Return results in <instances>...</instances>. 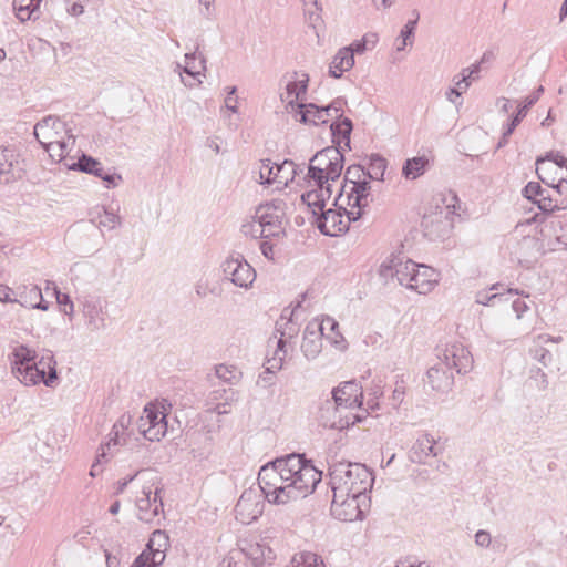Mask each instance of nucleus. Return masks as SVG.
<instances>
[{
  "label": "nucleus",
  "mask_w": 567,
  "mask_h": 567,
  "mask_svg": "<svg viewBox=\"0 0 567 567\" xmlns=\"http://www.w3.org/2000/svg\"><path fill=\"white\" fill-rule=\"evenodd\" d=\"M265 499L259 489L244 491L235 506L236 519L245 525L255 522L264 512Z\"/></svg>",
  "instance_id": "f8f14e48"
},
{
  "label": "nucleus",
  "mask_w": 567,
  "mask_h": 567,
  "mask_svg": "<svg viewBox=\"0 0 567 567\" xmlns=\"http://www.w3.org/2000/svg\"><path fill=\"white\" fill-rule=\"evenodd\" d=\"M148 550V561L151 567H158L165 560V550L164 549H147Z\"/></svg>",
  "instance_id": "69168bd1"
},
{
  "label": "nucleus",
  "mask_w": 567,
  "mask_h": 567,
  "mask_svg": "<svg viewBox=\"0 0 567 567\" xmlns=\"http://www.w3.org/2000/svg\"><path fill=\"white\" fill-rule=\"evenodd\" d=\"M332 493L331 514L337 519L342 522L362 519L364 513L362 504L365 503V501H363V496L350 494L338 497V491H332Z\"/></svg>",
  "instance_id": "ddd939ff"
},
{
  "label": "nucleus",
  "mask_w": 567,
  "mask_h": 567,
  "mask_svg": "<svg viewBox=\"0 0 567 567\" xmlns=\"http://www.w3.org/2000/svg\"><path fill=\"white\" fill-rule=\"evenodd\" d=\"M532 353L534 359H536L545 367H547L548 363L551 361V353L543 347H536L535 349L532 350Z\"/></svg>",
  "instance_id": "338daca9"
},
{
  "label": "nucleus",
  "mask_w": 567,
  "mask_h": 567,
  "mask_svg": "<svg viewBox=\"0 0 567 567\" xmlns=\"http://www.w3.org/2000/svg\"><path fill=\"white\" fill-rule=\"evenodd\" d=\"M385 169V158L378 154H372L369 158L368 169H365V178L383 181Z\"/></svg>",
  "instance_id": "58836bf2"
},
{
  "label": "nucleus",
  "mask_w": 567,
  "mask_h": 567,
  "mask_svg": "<svg viewBox=\"0 0 567 567\" xmlns=\"http://www.w3.org/2000/svg\"><path fill=\"white\" fill-rule=\"evenodd\" d=\"M275 247L276 244L272 241V239H262L259 243V249L262 256L271 261L275 260Z\"/></svg>",
  "instance_id": "680f3d73"
},
{
  "label": "nucleus",
  "mask_w": 567,
  "mask_h": 567,
  "mask_svg": "<svg viewBox=\"0 0 567 567\" xmlns=\"http://www.w3.org/2000/svg\"><path fill=\"white\" fill-rule=\"evenodd\" d=\"M354 65L353 52L348 48H341L334 55L329 66V75L340 79L342 74Z\"/></svg>",
  "instance_id": "cd10ccee"
},
{
  "label": "nucleus",
  "mask_w": 567,
  "mask_h": 567,
  "mask_svg": "<svg viewBox=\"0 0 567 567\" xmlns=\"http://www.w3.org/2000/svg\"><path fill=\"white\" fill-rule=\"evenodd\" d=\"M329 485L331 491H338V497L342 495L363 496L372 489L374 476L372 472L361 463L334 462L329 465Z\"/></svg>",
  "instance_id": "f03ea898"
},
{
  "label": "nucleus",
  "mask_w": 567,
  "mask_h": 567,
  "mask_svg": "<svg viewBox=\"0 0 567 567\" xmlns=\"http://www.w3.org/2000/svg\"><path fill=\"white\" fill-rule=\"evenodd\" d=\"M514 254L522 266L530 268L545 254L544 241L537 236H524L517 241Z\"/></svg>",
  "instance_id": "4468645a"
},
{
  "label": "nucleus",
  "mask_w": 567,
  "mask_h": 567,
  "mask_svg": "<svg viewBox=\"0 0 567 567\" xmlns=\"http://www.w3.org/2000/svg\"><path fill=\"white\" fill-rule=\"evenodd\" d=\"M215 374L218 379L228 383H234L238 379V370L234 365L219 364L215 368Z\"/></svg>",
  "instance_id": "5fc2aeb1"
},
{
  "label": "nucleus",
  "mask_w": 567,
  "mask_h": 567,
  "mask_svg": "<svg viewBox=\"0 0 567 567\" xmlns=\"http://www.w3.org/2000/svg\"><path fill=\"white\" fill-rule=\"evenodd\" d=\"M426 378L432 390L437 392H447L454 384L453 372L440 361L427 370Z\"/></svg>",
  "instance_id": "5701e85b"
},
{
  "label": "nucleus",
  "mask_w": 567,
  "mask_h": 567,
  "mask_svg": "<svg viewBox=\"0 0 567 567\" xmlns=\"http://www.w3.org/2000/svg\"><path fill=\"white\" fill-rule=\"evenodd\" d=\"M266 464L269 465L271 470H276L278 476L285 482V484L289 482L286 455L277 457Z\"/></svg>",
  "instance_id": "4d7b16f0"
},
{
  "label": "nucleus",
  "mask_w": 567,
  "mask_h": 567,
  "mask_svg": "<svg viewBox=\"0 0 567 567\" xmlns=\"http://www.w3.org/2000/svg\"><path fill=\"white\" fill-rule=\"evenodd\" d=\"M286 354V340L279 339L277 341V349L275 350L274 357L267 360V365L265 367L264 373L272 375L279 371L282 368Z\"/></svg>",
  "instance_id": "4c0bfd02"
},
{
  "label": "nucleus",
  "mask_w": 567,
  "mask_h": 567,
  "mask_svg": "<svg viewBox=\"0 0 567 567\" xmlns=\"http://www.w3.org/2000/svg\"><path fill=\"white\" fill-rule=\"evenodd\" d=\"M363 178H365V168L364 167H362L359 164H353V165L349 166L346 169L344 183L342 185V188H341V192L339 194V197L336 199V202L342 200L347 189L350 186H352L354 183L363 181Z\"/></svg>",
  "instance_id": "e433bc0d"
},
{
  "label": "nucleus",
  "mask_w": 567,
  "mask_h": 567,
  "mask_svg": "<svg viewBox=\"0 0 567 567\" xmlns=\"http://www.w3.org/2000/svg\"><path fill=\"white\" fill-rule=\"evenodd\" d=\"M144 413H146L147 422L151 424L146 430L150 441H159L167 432L166 415L151 404L144 408Z\"/></svg>",
  "instance_id": "b1692460"
},
{
  "label": "nucleus",
  "mask_w": 567,
  "mask_h": 567,
  "mask_svg": "<svg viewBox=\"0 0 567 567\" xmlns=\"http://www.w3.org/2000/svg\"><path fill=\"white\" fill-rule=\"evenodd\" d=\"M56 293V301L61 307V310L68 315L71 316L73 313V302L70 299V296L66 293H62L59 290H55Z\"/></svg>",
  "instance_id": "052dcab7"
},
{
  "label": "nucleus",
  "mask_w": 567,
  "mask_h": 567,
  "mask_svg": "<svg viewBox=\"0 0 567 567\" xmlns=\"http://www.w3.org/2000/svg\"><path fill=\"white\" fill-rule=\"evenodd\" d=\"M436 357L449 370L457 373H466L472 369L473 357L471 352L458 342L446 344L444 348H436Z\"/></svg>",
  "instance_id": "9b49d317"
},
{
  "label": "nucleus",
  "mask_w": 567,
  "mask_h": 567,
  "mask_svg": "<svg viewBox=\"0 0 567 567\" xmlns=\"http://www.w3.org/2000/svg\"><path fill=\"white\" fill-rule=\"evenodd\" d=\"M421 225L425 236L434 240L445 235L450 223L443 217V212H440L424 215Z\"/></svg>",
  "instance_id": "393cba45"
},
{
  "label": "nucleus",
  "mask_w": 567,
  "mask_h": 567,
  "mask_svg": "<svg viewBox=\"0 0 567 567\" xmlns=\"http://www.w3.org/2000/svg\"><path fill=\"white\" fill-rule=\"evenodd\" d=\"M429 167V159L425 156L408 158L402 166V175L410 181L422 176Z\"/></svg>",
  "instance_id": "72a5a7b5"
},
{
  "label": "nucleus",
  "mask_w": 567,
  "mask_h": 567,
  "mask_svg": "<svg viewBox=\"0 0 567 567\" xmlns=\"http://www.w3.org/2000/svg\"><path fill=\"white\" fill-rule=\"evenodd\" d=\"M286 169L295 172V163L285 159L281 164L272 163L269 158L260 161L259 183L264 185L277 184L278 187L288 185V177L281 175Z\"/></svg>",
  "instance_id": "f3484780"
},
{
  "label": "nucleus",
  "mask_w": 567,
  "mask_h": 567,
  "mask_svg": "<svg viewBox=\"0 0 567 567\" xmlns=\"http://www.w3.org/2000/svg\"><path fill=\"white\" fill-rule=\"evenodd\" d=\"M286 462L289 474L288 486L290 488L296 486V491L290 497H295L297 501L313 493L322 478V472L318 471L305 454H287Z\"/></svg>",
  "instance_id": "7ed1b4c3"
},
{
  "label": "nucleus",
  "mask_w": 567,
  "mask_h": 567,
  "mask_svg": "<svg viewBox=\"0 0 567 567\" xmlns=\"http://www.w3.org/2000/svg\"><path fill=\"white\" fill-rule=\"evenodd\" d=\"M523 196L532 200L540 209L544 215L540 221H545L555 210L565 209L567 207V197L557 198L550 189L543 188L537 182H529L523 188Z\"/></svg>",
  "instance_id": "1a4fd4ad"
},
{
  "label": "nucleus",
  "mask_w": 567,
  "mask_h": 567,
  "mask_svg": "<svg viewBox=\"0 0 567 567\" xmlns=\"http://www.w3.org/2000/svg\"><path fill=\"white\" fill-rule=\"evenodd\" d=\"M291 567H326L322 558L312 551H301L293 555Z\"/></svg>",
  "instance_id": "ea45409f"
},
{
  "label": "nucleus",
  "mask_w": 567,
  "mask_h": 567,
  "mask_svg": "<svg viewBox=\"0 0 567 567\" xmlns=\"http://www.w3.org/2000/svg\"><path fill=\"white\" fill-rule=\"evenodd\" d=\"M255 219L260 225H267L270 223H279L284 220V212L275 203H267L260 205L255 212Z\"/></svg>",
  "instance_id": "2f4dec72"
},
{
  "label": "nucleus",
  "mask_w": 567,
  "mask_h": 567,
  "mask_svg": "<svg viewBox=\"0 0 567 567\" xmlns=\"http://www.w3.org/2000/svg\"><path fill=\"white\" fill-rule=\"evenodd\" d=\"M324 334V323L319 319L308 322L303 331L301 351L308 360L316 359L322 351V338Z\"/></svg>",
  "instance_id": "dca6fc26"
},
{
  "label": "nucleus",
  "mask_w": 567,
  "mask_h": 567,
  "mask_svg": "<svg viewBox=\"0 0 567 567\" xmlns=\"http://www.w3.org/2000/svg\"><path fill=\"white\" fill-rule=\"evenodd\" d=\"M157 476L147 480L148 485H144L141 496L136 498V506L138 508V518L141 520L151 522L154 517L163 512V502L161 497L162 488L155 485Z\"/></svg>",
  "instance_id": "9d476101"
},
{
  "label": "nucleus",
  "mask_w": 567,
  "mask_h": 567,
  "mask_svg": "<svg viewBox=\"0 0 567 567\" xmlns=\"http://www.w3.org/2000/svg\"><path fill=\"white\" fill-rule=\"evenodd\" d=\"M363 420L359 414H353L332 399L324 400L318 411V422L321 426L334 430H344Z\"/></svg>",
  "instance_id": "423d86ee"
},
{
  "label": "nucleus",
  "mask_w": 567,
  "mask_h": 567,
  "mask_svg": "<svg viewBox=\"0 0 567 567\" xmlns=\"http://www.w3.org/2000/svg\"><path fill=\"white\" fill-rule=\"evenodd\" d=\"M169 538L164 530H154L146 544L145 549H164L168 547Z\"/></svg>",
  "instance_id": "8fccbe9b"
},
{
  "label": "nucleus",
  "mask_w": 567,
  "mask_h": 567,
  "mask_svg": "<svg viewBox=\"0 0 567 567\" xmlns=\"http://www.w3.org/2000/svg\"><path fill=\"white\" fill-rule=\"evenodd\" d=\"M319 322L324 323L323 337L337 349L341 351L346 350L348 344L344 337L339 331V323L329 316L323 317Z\"/></svg>",
  "instance_id": "7c9ffc66"
},
{
  "label": "nucleus",
  "mask_w": 567,
  "mask_h": 567,
  "mask_svg": "<svg viewBox=\"0 0 567 567\" xmlns=\"http://www.w3.org/2000/svg\"><path fill=\"white\" fill-rule=\"evenodd\" d=\"M343 162V153L337 146H328L311 157L308 166V177L318 186L317 190L330 188L328 182H334L340 177Z\"/></svg>",
  "instance_id": "20e7f679"
},
{
  "label": "nucleus",
  "mask_w": 567,
  "mask_h": 567,
  "mask_svg": "<svg viewBox=\"0 0 567 567\" xmlns=\"http://www.w3.org/2000/svg\"><path fill=\"white\" fill-rule=\"evenodd\" d=\"M331 394V399L348 411L352 412L353 409L362 405V386L354 380L340 383L332 390Z\"/></svg>",
  "instance_id": "a211bd4d"
},
{
  "label": "nucleus",
  "mask_w": 567,
  "mask_h": 567,
  "mask_svg": "<svg viewBox=\"0 0 567 567\" xmlns=\"http://www.w3.org/2000/svg\"><path fill=\"white\" fill-rule=\"evenodd\" d=\"M65 131V123L58 116L48 115L34 125L33 134L41 144H52Z\"/></svg>",
  "instance_id": "aec40b11"
},
{
  "label": "nucleus",
  "mask_w": 567,
  "mask_h": 567,
  "mask_svg": "<svg viewBox=\"0 0 567 567\" xmlns=\"http://www.w3.org/2000/svg\"><path fill=\"white\" fill-rule=\"evenodd\" d=\"M190 60H196V52L185 54L186 65L182 70L184 73L190 75L194 79H197V81L200 83L202 81L198 79V76L200 75V70H206V59L200 56L198 66H190Z\"/></svg>",
  "instance_id": "de8ad7c7"
},
{
  "label": "nucleus",
  "mask_w": 567,
  "mask_h": 567,
  "mask_svg": "<svg viewBox=\"0 0 567 567\" xmlns=\"http://www.w3.org/2000/svg\"><path fill=\"white\" fill-rule=\"evenodd\" d=\"M298 76V72H293V80L289 81L286 85L287 99L295 100L296 102L306 95L309 83V75L307 73H301L300 79Z\"/></svg>",
  "instance_id": "473e14b6"
},
{
  "label": "nucleus",
  "mask_w": 567,
  "mask_h": 567,
  "mask_svg": "<svg viewBox=\"0 0 567 567\" xmlns=\"http://www.w3.org/2000/svg\"><path fill=\"white\" fill-rule=\"evenodd\" d=\"M121 225V217L106 208H103V214L99 215V227L106 228L109 230L115 229Z\"/></svg>",
  "instance_id": "3c124183"
},
{
  "label": "nucleus",
  "mask_w": 567,
  "mask_h": 567,
  "mask_svg": "<svg viewBox=\"0 0 567 567\" xmlns=\"http://www.w3.org/2000/svg\"><path fill=\"white\" fill-rule=\"evenodd\" d=\"M83 313L87 320L89 327L92 330H101L105 328L104 315L97 300H86L83 303Z\"/></svg>",
  "instance_id": "c756f323"
},
{
  "label": "nucleus",
  "mask_w": 567,
  "mask_h": 567,
  "mask_svg": "<svg viewBox=\"0 0 567 567\" xmlns=\"http://www.w3.org/2000/svg\"><path fill=\"white\" fill-rule=\"evenodd\" d=\"M530 102L532 101H527L526 99H524L518 104V110H517L516 114L514 116H512L509 122L506 124L507 125V134H513L515 128L520 124L523 118L527 115L529 109L533 106V104Z\"/></svg>",
  "instance_id": "a18cd8bd"
},
{
  "label": "nucleus",
  "mask_w": 567,
  "mask_h": 567,
  "mask_svg": "<svg viewBox=\"0 0 567 567\" xmlns=\"http://www.w3.org/2000/svg\"><path fill=\"white\" fill-rule=\"evenodd\" d=\"M352 130L353 124L349 117L333 121L330 125L333 146L341 150V143L344 142L346 147L350 150V135Z\"/></svg>",
  "instance_id": "c85d7f7f"
},
{
  "label": "nucleus",
  "mask_w": 567,
  "mask_h": 567,
  "mask_svg": "<svg viewBox=\"0 0 567 567\" xmlns=\"http://www.w3.org/2000/svg\"><path fill=\"white\" fill-rule=\"evenodd\" d=\"M414 19L409 20L400 32V37L402 38L401 45L398 47V50H403L408 44H412V39L414 37V32L416 29V24L420 18V14L416 10L413 11Z\"/></svg>",
  "instance_id": "37998d69"
},
{
  "label": "nucleus",
  "mask_w": 567,
  "mask_h": 567,
  "mask_svg": "<svg viewBox=\"0 0 567 567\" xmlns=\"http://www.w3.org/2000/svg\"><path fill=\"white\" fill-rule=\"evenodd\" d=\"M415 267L416 262L411 259L403 260L402 257L396 256V269L394 270V275L399 285L408 288V284L411 282L410 278H412Z\"/></svg>",
  "instance_id": "c9c22d12"
},
{
  "label": "nucleus",
  "mask_w": 567,
  "mask_h": 567,
  "mask_svg": "<svg viewBox=\"0 0 567 567\" xmlns=\"http://www.w3.org/2000/svg\"><path fill=\"white\" fill-rule=\"evenodd\" d=\"M260 226L262 229V239L284 238L286 236V230L282 225V221L270 223L265 226Z\"/></svg>",
  "instance_id": "603ef678"
},
{
  "label": "nucleus",
  "mask_w": 567,
  "mask_h": 567,
  "mask_svg": "<svg viewBox=\"0 0 567 567\" xmlns=\"http://www.w3.org/2000/svg\"><path fill=\"white\" fill-rule=\"evenodd\" d=\"M286 109L291 112L297 121L302 124L320 125L326 124L329 120L327 113L322 111V106L315 103L296 102L288 100Z\"/></svg>",
  "instance_id": "2eb2a0df"
},
{
  "label": "nucleus",
  "mask_w": 567,
  "mask_h": 567,
  "mask_svg": "<svg viewBox=\"0 0 567 567\" xmlns=\"http://www.w3.org/2000/svg\"><path fill=\"white\" fill-rule=\"evenodd\" d=\"M405 390L406 386L403 375L396 377L395 388L392 393V405L394 408H398L403 402Z\"/></svg>",
  "instance_id": "13d9d810"
},
{
  "label": "nucleus",
  "mask_w": 567,
  "mask_h": 567,
  "mask_svg": "<svg viewBox=\"0 0 567 567\" xmlns=\"http://www.w3.org/2000/svg\"><path fill=\"white\" fill-rule=\"evenodd\" d=\"M243 553L252 563L254 567H261L275 559V554L266 544L251 543L244 547Z\"/></svg>",
  "instance_id": "bb28decb"
},
{
  "label": "nucleus",
  "mask_w": 567,
  "mask_h": 567,
  "mask_svg": "<svg viewBox=\"0 0 567 567\" xmlns=\"http://www.w3.org/2000/svg\"><path fill=\"white\" fill-rule=\"evenodd\" d=\"M276 331L280 332L279 339H284L285 337L293 338L297 333V329L292 326L291 320L286 321L284 326L278 321L276 323Z\"/></svg>",
  "instance_id": "0e129e2a"
},
{
  "label": "nucleus",
  "mask_w": 567,
  "mask_h": 567,
  "mask_svg": "<svg viewBox=\"0 0 567 567\" xmlns=\"http://www.w3.org/2000/svg\"><path fill=\"white\" fill-rule=\"evenodd\" d=\"M550 224L555 231L557 227L560 230V234L556 235V241L567 246V214H564L559 217H554Z\"/></svg>",
  "instance_id": "864d4df0"
},
{
  "label": "nucleus",
  "mask_w": 567,
  "mask_h": 567,
  "mask_svg": "<svg viewBox=\"0 0 567 567\" xmlns=\"http://www.w3.org/2000/svg\"><path fill=\"white\" fill-rule=\"evenodd\" d=\"M396 256H391L386 260H384L378 270L380 278L382 279L384 285L390 284L395 279L394 270L396 269Z\"/></svg>",
  "instance_id": "c03bdc74"
},
{
  "label": "nucleus",
  "mask_w": 567,
  "mask_h": 567,
  "mask_svg": "<svg viewBox=\"0 0 567 567\" xmlns=\"http://www.w3.org/2000/svg\"><path fill=\"white\" fill-rule=\"evenodd\" d=\"M17 158L14 150L0 147V175L11 174L13 165L18 163Z\"/></svg>",
  "instance_id": "79ce46f5"
},
{
  "label": "nucleus",
  "mask_w": 567,
  "mask_h": 567,
  "mask_svg": "<svg viewBox=\"0 0 567 567\" xmlns=\"http://www.w3.org/2000/svg\"><path fill=\"white\" fill-rule=\"evenodd\" d=\"M440 280V275L432 267L416 264L415 271H413L412 278L408 288L415 290L420 295H426L431 292Z\"/></svg>",
  "instance_id": "6ab92c4d"
},
{
  "label": "nucleus",
  "mask_w": 567,
  "mask_h": 567,
  "mask_svg": "<svg viewBox=\"0 0 567 567\" xmlns=\"http://www.w3.org/2000/svg\"><path fill=\"white\" fill-rule=\"evenodd\" d=\"M330 196L331 189L327 187L322 190L307 192L302 194L301 198L316 217L318 229L326 236L334 237L348 231L351 221L361 218V212L348 210L343 207L324 209L326 199H329Z\"/></svg>",
  "instance_id": "f257e3e1"
},
{
  "label": "nucleus",
  "mask_w": 567,
  "mask_h": 567,
  "mask_svg": "<svg viewBox=\"0 0 567 567\" xmlns=\"http://www.w3.org/2000/svg\"><path fill=\"white\" fill-rule=\"evenodd\" d=\"M56 380V361L50 350L43 351L40 359H35L27 373L21 378V382L25 385L43 383L47 386H52Z\"/></svg>",
  "instance_id": "6e6552de"
},
{
  "label": "nucleus",
  "mask_w": 567,
  "mask_h": 567,
  "mask_svg": "<svg viewBox=\"0 0 567 567\" xmlns=\"http://www.w3.org/2000/svg\"><path fill=\"white\" fill-rule=\"evenodd\" d=\"M241 233L254 239H262V229L260 224L257 223V219H255V216L251 217L250 221L241 225Z\"/></svg>",
  "instance_id": "6e6d98bb"
},
{
  "label": "nucleus",
  "mask_w": 567,
  "mask_h": 567,
  "mask_svg": "<svg viewBox=\"0 0 567 567\" xmlns=\"http://www.w3.org/2000/svg\"><path fill=\"white\" fill-rule=\"evenodd\" d=\"M371 196V185L370 181L363 178V181L354 183L350 186L344 193L347 205L351 207L354 212H361L363 214V209L369 204V197Z\"/></svg>",
  "instance_id": "412c9836"
},
{
  "label": "nucleus",
  "mask_w": 567,
  "mask_h": 567,
  "mask_svg": "<svg viewBox=\"0 0 567 567\" xmlns=\"http://www.w3.org/2000/svg\"><path fill=\"white\" fill-rule=\"evenodd\" d=\"M258 486L265 498L271 504L281 505L296 501L295 497H290L295 493L296 486L290 488L288 483L285 484L278 476L276 470H271L267 464L259 470Z\"/></svg>",
  "instance_id": "39448f33"
},
{
  "label": "nucleus",
  "mask_w": 567,
  "mask_h": 567,
  "mask_svg": "<svg viewBox=\"0 0 567 567\" xmlns=\"http://www.w3.org/2000/svg\"><path fill=\"white\" fill-rule=\"evenodd\" d=\"M481 64L474 63L471 68H465L458 75L453 79L454 84L461 87L462 84L464 90H467L471 85V81H475L480 76Z\"/></svg>",
  "instance_id": "a19ab883"
},
{
  "label": "nucleus",
  "mask_w": 567,
  "mask_h": 567,
  "mask_svg": "<svg viewBox=\"0 0 567 567\" xmlns=\"http://www.w3.org/2000/svg\"><path fill=\"white\" fill-rule=\"evenodd\" d=\"M551 193L557 198H566L567 197V178L561 177L556 185L550 187Z\"/></svg>",
  "instance_id": "774afa93"
},
{
  "label": "nucleus",
  "mask_w": 567,
  "mask_h": 567,
  "mask_svg": "<svg viewBox=\"0 0 567 567\" xmlns=\"http://www.w3.org/2000/svg\"><path fill=\"white\" fill-rule=\"evenodd\" d=\"M71 171H79L94 176H102V164L90 155L82 154L78 161L65 164Z\"/></svg>",
  "instance_id": "f704fd0d"
},
{
  "label": "nucleus",
  "mask_w": 567,
  "mask_h": 567,
  "mask_svg": "<svg viewBox=\"0 0 567 567\" xmlns=\"http://www.w3.org/2000/svg\"><path fill=\"white\" fill-rule=\"evenodd\" d=\"M346 104L347 101L343 97H337L327 106H322V111L327 113L328 120L333 118L334 121H340L341 118H344L343 106Z\"/></svg>",
  "instance_id": "09e8293b"
},
{
  "label": "nucleus",
  "mask_w": 567,
  "mask_h": 567,
  "mask_svg": "<svg viewBox=\"0 0 567 567\" xmlns=\"http://www.w3.org/2000/svg\"><path fill=\"white\" fill-rule=\"evenodd\" d=\"M234 394L235 393L233 392L231 389H228V390L223 389V390L213 391L210 393V399L212 400L221 399L225 395V402L216 404V406L214 408V411L217 414H226V413H228L229 412L228 408L230 405L229 400H233Z\"/></svg>",
  "instance_id": "49530a36"
},
{
  "label": "nucleus",
  "mask_w": 567,
  "mask_h": 567,
  "mask_svg": "<svg viewBox=\"0 0 567 567\" xmlns=\"http://www.w3.org/2000/svg\"><path fill=\"white\" fill-rule=\"evenodd\" d=\"M13 357L12 373L21 381L38 355L34 350L21 344L13 350Z\"/></svg>",
  "instance_id": "a878e982"
},
{
  "label": "nucleus",
  "mask_w": 567,
  "mask_h": 567,
  "mask_svg": "<svg viewBox=\"0 0 567 567\" xmlns=\"http://www.w3.org/2000/svg\"><path fill=\"white\" fill-rule=\"evenodd\" d=\"M436 442L430 434L420 435L409 452V458L412 463L425 464L430 456H437L440 450L435 446Z\"/></svg>",
  "instance_id": "4be33fe9"
},
{
  "label": "nucleus",
  "mask_w": 567,
  "mask_h": 567,
  "mask_svg": "<svg viewBox=\"0 0 567 567\" xmlns=\"http://www.w3.org/2000/svg\"><path fill=\"white\" fill-rule=\"evenodd\" d=\"M221 271L225 279L229 280L236 287L245 290L252 287L257 276L256 270L241 254L229 256L221 264Z\"/></svg>",
  "instance_id": "0eeeda50"
},
{
  "label": "nucleus",
  "mask_w": 567,
  "mask_h": 567,
  "mask_svg": "<svg viewBox=\"0 0 567 567\" xmlns=\"http://www.w3.org/2000/svg\"><path fill=\"white\" fill-rule=\"evenodd\" d=\"M504 297V293L495 292V293H488L486 290H481L475 296V301L483 306H493L496 300H502Z\"/></svg>",
  "instance_id": "bf43d9fd"
},
{
  "label": "nucleus",
  "mask_w": 567,
  "mask_h": 567,
  "mask_svg": "<svg viewBox=\"0 0 567 567\" xmlns=\"http://www.w3.org/2000/svg\"><path fill=\"white\" fill-rule=\"evenodd\" d=\"M226 92H227V96L225 97V106H226V109L229 110L233 113H237L238 112L237 97L234 96L235 93L237 92V87L236 86H228V87H226Z\"/></svg>",
  "instance_id": "e2e57ef3"
}]
</instances>
